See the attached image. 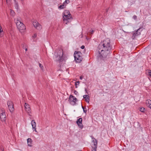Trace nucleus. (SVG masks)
Returning a JSON list of instances; mask_svg holds the SVG:
<instances>
[{
  "instance_id": "nucleus-28",
  "label": "nucleus",
  "mask_w": 151,
  "mask_h": 151,
  "mask_svg": "<svg viewBox=\"0 0 151 151\" xmlns=\"http://www.w3.org/2000/svg\"><path fill=\"white\" fill-rule=\"evenodd\" d=\"M148 75L151 77V71L150 70L148 72Z\"/></svg>"
},
{
  "instance_id": "nucleus-29",
  "label": "nucleus",
  "mask_w": 151,
  "mask_h": 151,
  "mask_svg": "<svg viewBox=\"0 0 151 151\" xmlns=\"http://www.w3.org/2000/svg\"><path fill=\"white\" fill-rule=\"evenodd\" d=\"M25 47H26V45H24V44H23L22 45V47H23V49H24V48H25Z\"/></svg>"
},
{
  "instance_id": "nucleus-17",
  "label": "nucleus",
  "mask_w": 151,
  "mask_h": 151,
  "mask_svg": "<svg viewBox=\"0 0 151 151\" xmlns=\"http://www.w3.org/2000/svg\"><path fill=\"white\" fill-rule=\"evenodd\" d=\"M146 104L148 107H150L151 105V100H147L146 102Z\"/></svg>"
},
{
  "instance_id": "nucleus-33",
  "label": "nucleus",
  "mask_w": 151,
  "mask_h": 151,
  "mask_svg": "<svg viewBox=\"0 0 151 151\" xmlns=\"http://www.w3.org/2000/svg\"><path fill=\"white\" fill-rule=\"evenodd\" d=\"M78 93V92L76 91H74V93L76 94L77 93Z\"/></svg>"
},
{
  "instance_id": "nucleus-10",
  "label": "nucleus",
  "mask_w": 151,
  "mask_h": 151,
  "mask_svg": "<svg viewBox=\"0 0 151 151\" xmlns=\"http://www.w3.org/2000/svg\"><path fill=\"white\" fill-rule=\"evenodd\" d=\"M24 107L26 112L28 113L29 116H31V115L30 114L31 113V109L29 105L28 104L25 103Z\"/></svg>"
},
{
  "instance_id": "nucleus-37",
  "label": "nucleus",
  "mask_w": 151,
  "mask_h": 151,
  "mask_svg": "<svg viewBox=\"0 0 151 151\" xmlns=\"http://www.w3.org/2000/svg\"><path fill=\"white\" fill-rule=\"evenodd\" d=\"M149 107L150 108V109H151V105H150V107Z\"/></svg>"
},
{
  "instance_id": "nucleus-26",
  "label": "nucleus",
  "mask_w": 151,
  "mask_h": 151,
  "mask_svg": "<svg viewBox=\"0 0 151 151\" xmlns=\"http://www.w3.org/2000/svg\"><path fill=\"white\" fill-rule=\"evenodd\" d=\"M133 18L135 20L136 19H137V16L135 15H134L133 16Z\"/></svg>"
},
{
  "instance_id": "nucleus-25",
  "label": "nucleus",
  "mask_w": 151,
  "mask_h": 151,
  "mask_svg": "<svg viewBox=\"0 0 151 151\" xmlns=\"http://www.w3.org/2000/svg\"><path fill=\"white\" fill-rule=\"evenodd\" d=\"M82 108L83 110V111L85 113H86L87 112V110L86 108H84L83 106H82Z\"/></svg>"
},
{
  "instance_id": "nucleus-15",
  "label": "nucleus",
  "mask_w": 151,
  "mask_h": 151,
  "mask_svg": "<svg viewBox=\"0 0 151 151\" xmlns=\"http://www.w3.org/2000/svg\"><path fill=\"white\" fill-rule=\"evenodd\" d=\"M140 29H138L133 34V36L135 37V36H137L140 34Z\"/></svg>"
},
{
  "instance_id": "nucleus-19",
  "label": "nucleus",
  "mask_w": 151,
  "mask_h": 151,
  "mask_svg": "<svg viewBox=\"0 0 151 151\" xmlns=\"http://www.w3.org/2000/svg\"><path fill=\"white\" fill-rule=\"evenodd\" d=\"M66 6V4H64L63 3V4L62 5H60V6L59 7V8L60 9H63L64 8H65V7Z\"/></svg>"
},
{
  "instance_id": "nucleus-1",
  "label": "nucleus",
  "mask_w": 151,
  "mask_h": 151,
  "mask_svg": "<svg viewBox=\"0 0 151 151\" xmlns=\"http://www.w3.org/2000/svg\"><path fill=\"white\" fill-rule=\"evenodd\" d=\"M111 49L112 45L110 40L109 38L104 40L98 45V52L97 54V57L101 59H102V55L104 53L103 52L109 51Z\"/></svg>"
},
{
  "instance_id": "nucleus-24",
  "label": "nucleus",
  "mask_w": 151,
  "mask_h": 151,
  "mask_svg": "<svg viewBox=\"0 0 151 151\" xmlns=\"http://www.w3.org/2000/svg\"><path fill=\"white\" fill-rule=\"evenodd\" d=\"M79 83H80V82L79 81H76V82H75V85L76 87V88H77V85H78L79 84Z\"/></svg>"
},
{
  "instance_id": "nucleus-34",
  "label": "nucleus",
  "mask_w": 151,
  "mask_h": 151,
  "mask_svg": "<svg viewBox=\"0 0 151 151\" xmlns=\"http://www.w3.org/2000/svg\"><path fill=\"white\" fill-rule=\"evenodd\" d=\"M91 33L93 34L94 32V31L93 30L91 29Z\"/></svg>"
},
{
  "instance_id": "nucleus-4",
  "label": "nucleus",
  "mask_w": 151,
  "mask_h": 151,
  "mask_svg": "<svg viewBox=\"0 0 151 151\" xmlns=\"http://www.w3.org/2000/svg\"><path fill=\"white\" fill-rule=\"evenodd\" d=\"M17 27L21 33L24 32L25 30V26L20 20L18 19L16 22Z\"/></svg>"
},
{
  "instance_id": "nucleus-27",
  "label": "nucleus",
  "mask_w": 151,
  "mask_h": 151,
  "mask_svg": "<svg viewBox=\"0 0 151 151\" xmlns=\"http://www.w3.org/2000/svg\"><path fill=\"white\" fill-rule=\"evenodd\" d=\"M39 66H40V67L41 68V69L42 70V68L43 67V66L40 63H39Z\"/></svg>"
},
{
  "instance_id": "nucleus-5",
  "label": "nucleus",
  "mask_w": 151,
  "mask_h": 151,
  "mask_svg": "<svg viewBox=\"0 0 151 151\" xmlns=\"http://www.w3.org/2000/svg\"><path fill=\"white\" fill-rule=\"evenodd\" d=\"M75 60L78 63H80L82 60L81 53L80 52L75 51L74 54Z\"/></svg>"
},
{
  "instance_id": "nucleus-16",
  "label": "nucleus",
  "mask_w": 151,
  "mask_h": 151,
  "mask_svg": "<svg viewBox=\"0 0 151 151\" xmlns=\"http://www.w3.org/2000/svg\"><path fill=\"white\" fill-rule=\"evenodd\" d=\"M32 142V140L31 138H29L27 139V142L28 146H31Z\"/></svg>"
},
{
  "instance_id": "nucleus-38",
  "label": "nucleus",
  "mask_w": 151,
  "mask_h": 151,
  "mask_svg": "<svg viewBox=\"0 0 151 151\" xmlns=\"http://www.w3.org/2000/svg\"><path fill=\"white\" fill-rule=\"evenodd\" d=\"M85 91L87 92V90H86V88H85Z\"/></svg>"
},
{
  "instance_id": "nucleus-18",
  "label": "nucleus",
  "mask_w": 151,
  "mask_h": 151,
  "mask_svg": "<svg viewBox=\"0 0 151 151\" xmlns=\"http://www.w3.org/2000/svg\"><path fill=\"white\" fill-rule=\"evenodd\" d=\"M15 7L16 9H17L19 8L18 3L15 0H14Z\"/></svg>"
},
{
  "instance_id": "nucleus-40",
  "label": "nucleus",
  "mask_w": 151,
  "mask_h": 151,
  "mask_svg": "<svg viewBox=\"0 0 151 151\" xmlns=\"http://www.w3.org/2000/svg\"><path fill=\"white\" fill-rule=\"evenodd\" d=\"M6 0V1H7V0Z\"/></svg>"
},
{
  "instance_id": "nucleus-2",
  "label": "nucleus",
  "mask_w": 151,
  "mask_h": 151,
  "mask_svg": "<svg viewBox=\"0 0 151 151\" xmlns=\"http://www.w3.org/2000/svg\"><path fill=\"white\" fill-rule=\"evenodd\" d=\"M53 58L55 61L59 63L60 64L67 60V57L63 54L62 49H57L55 50Z\"/></svg>"
},
{
  "instance_id": "nucleus-11",
  "label": "nucleus",
  "mask_w": 151,
  "mask_h": 151,
  "mask_svg": "<svg viewBox=\"0 0 151 151\" xmlns=\"http://www.w3.org/2000/svg\"><path fill=\"white\" fill-rule=\"evenodd\" d=\"M82 119L81 118L78 119L76 121V123L79 128L81 129H82L83 127V125L82 124Z\"/></svg>"
},
{
  "instance_id": "nucleus-35",
  "label": "nucleus",
  "mask_w": 151,
  "mask_h": 151,
  "mask_svg": "<svg viewBox=\"0 0 151 151\" xmlns=\"http://www.w3.org/2000/svg\"><path fill=\"white\" fill-rule=\"evenodd\" d=\"M24 49H25V50L26 51H27V48H26V47H25V48H24Z\"/></svg>"
},
{
  "instance_id": "nucleus-30",
  "label": "nucleus",
  "mask_w": 151,
  "mask_h": 151,
  "mask_svg": "<svg viewBox=\"0 0 151 151\" xmlns=\"http://www.w3.org/2000/svg\"><path fill=\"white\" fill-rule=\"evenodd\" d=\"M37 37V34H34V36H33V37L34 38H36Z\"/></svg>"
},
{
  "instance_id": "nucleus-7",
  "label": "nucleus",
  "mask_w": 151,
  "mask_h": 151,
  "mask_svg": "<svg viewBox=\"0 0 151 151\" xmlns=\"http://www.w3.org/2000/svg\"><path fill=\"white\" fill-rule=\"evenodd\" d=\"M0 118L2 122H5L6 117L3 109H1L0 110Z\"/></svg>"
},
{
  "instance_id": "nucleus-3",
  "label": "nucleus",
  "mask_w": 151,
  "mask_h": 151,
  "mask_svg": "<svg viewBox=\"0 0 151 151\" xmlns=\"http://www.w3.org/2000/svg\"><path fill=\"white\" fill-rule=\"evenodd\" d=\"M63 20L67 24L68 22L72 19V16L70 12L68 10H65L63 13Z\"/></svg>"
},
{
  "instance_id": "nucleus-22",
  "label": "nucleus",
  "mask_w": 151,
  "mask_h": 151,
  "mask_svg": "<svg viewBox=\"0 0 151 151\" xmlns=\"http://www.w3.org/2000/svg\"><path fill=\"white\" fill-rule=\"evenodd\" d=\"M145 110V109L144 108L142 107V108H140L139 110L142 112H143Z\"/></svg>"
},
{
  "instance_id": "nucleus-23",
  "label": "nucleus",
  "mask_w": 151,
  "mask_h": 151,
  "mask_svg": "<svg viewBox=\"0 0 151 151\" xmlns=\"http://www.w3.org/2000/svg\"><path fill=\"white\" fill-rule=\"evenodd\" d=\"M10 12L11 15L12 16H14L15 15V12L13 10H11Z\"/></svg>"
},
{
  "instance_id": "nucleus-12",
  "label": "nucleus",
  "mask_w": 151,
  "mask_h": 151,
  "mask_svg": "<svg viewBox=\"0 0 151 151\" xmlns=\"http://www.w3.org/2000/svg\"><path fill=\"white\" fill-rule=\"evenodd\" d=\"M91 137L93 139L92 142L93 143V146L92 147V149H97V142L96 140L93 136H91Z\"/></svg>"
},
{
  "instance_id": "nucleus-6",
  "label": "nucleus",
  "mask_w": 151,
  "mask_h": 151,
  "mask_svg": "<svg viewBox=\"0 0 151 151\" xmlns=\"http://www.w3.org/2000/svg\"><path fill=\"white\" fill-rule=\"evenodd\" d=\"M68 101L70 104L74 106L76 104L77 99L74 96L70 95L69 96Z\"/></svg>"
},
{
  "instance_id": "nucleus-32",
  "label": "nucleus",
  "mask_w": 151,
  "mask_h": 151,
  "mask_svg": "<svg viewBox=\"0 0 151 151\" xmlns=\"http://www.w3.org/2000/svg\"><path fill=\"white\" fill-rule=\"evenodd\" d=\"M91 151H96V149L95 148V149H92Z\"/></svg>"
},
{
  "instance_id": "nucleus-8",
  "label": "nucleus",
  "mask_w": 151,
  "mask_h": 151,
  "mask_svg": "<svg viewBox=\"0 0 151 151\" xmlns=\"http://www.w3.org/2000/svg\"><path fill=\"white\" fill-rule=\"evenodd\" d=\"M7 104L9 111L11 112H13L14 110L13 102L10 100L9 101L7 102Z\"/></svg>"
},
{
  "instance_id": "nucleus-39",
  "label": "nucleus",
  "mask_w": 151,
  "mask_h": 151,
  "mask_svg": "<svg viewBox=\"0 0 151 151\" xmlns=\"http://www.w3.org/2000/svg\"><path fill=\"white\" fill-rule=\"evenodd\" d=\"M78 151H81V150H78Z\"/></svg>"
},
{
  "instance_id": "nucleus-36",
  "label": "nucleus",
  "mask_w": 151,
  "mask_h": 151,
  "mask_svg": "<svg viewBox=\"0 0 151 151\" xmlns=\"http://www.w3.org/2000/svg\"><path fill=\"white\" fill-rule=\"evenodd\" d=\"M80 79L81 80V79H82V78L81 76V77H80Z\"/></svg>"
},
{
  "instance_id": "nucleus-21",
  "label": "nucleus",
  "mask_w": 151,
  "mask_h": 151,
  "mask_svg": "<svg viewBox=\"0 0 151 151\" xmlns=\"http://www.w3.org/2000/svg\"><path fill=\"white\" fill-rule=\"evenodd\" d=\"M3 32V30L2 29V27L0 25V36L1 37H2L3 35L1 34V33Z\"/></svg>"
},
{
  "instance_id": "nucleus-31",
  "label": "nucleus",
  "mask_w": 151,
  "mask_h": 151,
  "mask_svg": "<svg viewBox=\"0 0 151 151\" xmlns=\"http://www.w3.org/2000/svg\"><path fill=\"white\" fill-rule=\"evenodd\" d=\"M85 47L84 45H82L81 47V48L82 49H83Z\"/></svg>"
},
{
  "instance_id": "nucleus-14",
  "label": "nucleus",
  "mask_w": 151,
  "mask_h": 151,
  "mask_svg": "<svg viewBox=\"0 0 151 151\" xmlns=\"http://www.w3.org/2000/svg\"><path fill=\"white\" fill-rule=\"evenodd\" d=\"M83 98L85 99L86 101L88 103L89 101V96L88 95H84L83 96Z\"/></svg>"
},
{
  "instance_id": "nucleus-9",
  "label": "nucleus",
  "mask_w": 151,
  "mask_h": 151,
  "mask_svg": "<svg viewBox=\"0 0 151 151\" xmlns=\"http://www.w3.org/2000/svg\"><path fill=\"white\" fill-rule=\"evenodd\" d=\"M34 26L37 29L40 30L42 29V26L37 21H34L33 22Z\"/></svg>"
},
{
  "instance_id": "nucleus-13",
  "label": "nucleus",
  "mask_w": 151,
  "mask_h": 151,
  "mask_svg": "<svg viewBox=\"0 0 151 151\" xmlns=\"http://www.w3.org/2000/svg\"><path fill=\"white\" fill-rule=\"evenodd\" d=\"M32 128L33 129H34L35 131L37 132L36 130V123L34 120H32L31 122Z\"/></svg>"
},
{
  "instance_id": "nucleus-20",
  "label": "nucleus",
  "mask_w": 151,
  "mask_h": 151,
  "mask_svg": "<svg viewBox=\"0 0 151 151\" xmlns=\"http://www.w3.org/2000/svg\"><path fill=\"white\" fill-rule=\"evenodd\" d=\"M70 1L69 0H65V1L63 3L64 4H66V6L67 4L70 3Z\"/></svg>"
}]
</instances>
